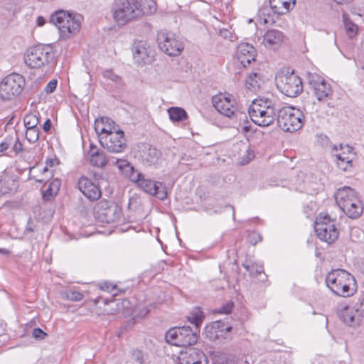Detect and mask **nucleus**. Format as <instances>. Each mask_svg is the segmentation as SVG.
Masks as SVG:
<instances>
[{"mask_svg": "<svg viewBox=\"0 0 364 364\" xmlns=\"http://www.w3.org/2000/svg\"><path fill=\"white\" fill-rule=\"evenodd\" d=\"M326 287L335 295L350 297L357 291V282L348 272L336 269L329 272L325 279Z\"/></svg>", "mask_w": 364, "mask_h": 364, "instance_id": "f257e3e1", "label": "nucleus"}, {"mask_svg": "<svg viewBox=\"0 0 364 364\" xmlns=\"http://www.w3.org/2000/svg\"><path fill=\"white\" fill-rule=\"evenodd\" d=\"M279 109L275 101L268 98L255 99L249 108L252 121L260 127L272 125L276 119V111Z\"/></svg>", "mask_w": 364, "mask_h": 364, "instance_id": "f03ea898", "label": "nucleus"}, {"mask_svg": "<svg viewBox=\"0 0 364 364\" xmlns=\"http://www.w3.org/2000/svg\"><path fill=\"white\" fill-rule=\"evenodd\" d=\"M335 199L339 208L350 218H358L363 212L361 201L356 192L350 187L344 186L339 188Z\"/></svg>", "mask_w": 364, "mask_h": 364, "instance_id": "7ed1b4c3", "label": "nucleus"}, {"mask_svg": "<svg viewBox=\"0 0 364 364\" xmlns=\"http://www.w3.org/2000/svg\"><path fill=\"white\" fill-rule=\"evenodd\" d=\"M50 21L58 28L60 37L65 39L75 35L81 26L79 16L63 10L53 13Z\"/></svg>", "mask_w": 364, "mask_h": 364, "instance_id": "20e7f679", "label": "nucleus"}, {"mask_svg": "<svg viewBox=\"0 0 364 364\" xmlns=\"http://www.w3.org/2000/svg\"><path fill=\"white\" fill-rule=\"evenodd\" d=\"M138 0H117L112 6V14L118 25H124L141 14Z\"/></svg>", "mask_w": 364, "mask_h": 364, "instance_id": "39448f33", "label": "nucleus"}, {"mask_svg": "<svg viewBox=\"0 0 364 364\" xmlns=\"http://www.w3.org/2000/svg\"><path fill=\"white\" fill-rule=\"evenodd\" d=\"M277 123L284 132H294L304 124V115L299 109L292 107H284L278 109Z\"/></svg>", "mask_w": 364, "mask_h": 364, "instance_id": "423d86ee", "label": "nucleus"}, {"mask_svg": "<svg viewBox=\"0 0 364 364\" xmlns=\"http://www.w3.org/2000/svg\"><path fill=\"white\" fill-rule=\"evenodd\" d=\"M52 57V53L48 47L37 45L26 50L24 62L31 68L41 69L49 64Z\"/></svg>", "mask_w": 364, "mask_h": 364, "instance_id": "0eeeda50", "label": "nucleus"}, {"mask_svg": "<svg viewBox=\"0 0 364 364\" xmlns=\"http://www.w3.org/2000/svg\"><path fill=\"white\" fill-rule=\"evenodd\" d=\"M25 85L23 76L18 73H11L6 76L0 83V98L11 100L17 97Z\"/></svg>", "mask_w": 364, "mask_h": 364, "instance_id": "6e6552de", "label": "nucleus"}, {"mask_svg": "<svg viewBox=\"0 0 364 364\" xmlns=\"http://www.w3.org/2000/svg\"><path fill=\"white\" fill-rule=\"evenodd\" d=\"M314 228L318 237L328 244L334 242L338 237L334 221L326 213L316 217Z\"/></svg>", "mask_w": 364, "mask_h": 364, "instance_id": "1a4fd4ad", "label": "nucleus"}, {"mask_svg": "<svg viewBox=\"0 0 364 364\" xmlns=\"http://www.w3.org/2000/svg\"><path fill=\"white\" fill-rule=\"evenodd\" d=\"M167 343L176 346H187L195 344L198 334L189 326L172 328L166 333Z\"/></svg>", "mask_w": 364, "mask_h": 364, "instance_id": "9d476101", "label": "nucleus"}, {"mask_svg": "<svg viewBox=\"0 0 364 364\" xmlns=\"http://www.w3.org/2000/svg\"><path fill=\"white\" fill-rule=\"evenodd\" d=\"M157 42L159 48L170 56H177L183 50L181 39L174 33L161 30L157 33Z\"/></svg>", "mask_w": 364, "mask_h": 364, "instance_id": "9b49d317", "label": "nucleus"}, {"mask_svg": "<svg viewBox=\"0 0 364 364\" xmlns=\"http://www.w3.org/2000/svg\"><path fill=\"white\" fill-rule=\"evenodd\" d=\"M276 85L281 92L290 97H296L303 90L301 80L294 72L277 75Z\"/></svg>", "mask_w": 364, "mask_h": 364, "instance_id": "f8f14e48", "label": "nucleus"}, {"mask_svg": "<svg viewBox=\"0 0 364 364\" xmlns=\"http://www.w3.org/2000/svg\"><path fill=\"white\" fill-rule=\"evenodd\" d=\"M212 102L220 114L230 119L237 117L238 105L236 99L232 94L220 93L213 97Z\"/></svg>", "mask_w": 364, "mask_h": 364, "instance_id": "ddd939ff", "label": "nucleus"}, {"mask_svg": "<svg viewBox=\"0 0 364 364\" xmlns=\"http://www.w3.org/2000/svg\"><path fill=\"white\" fill-rule=\"evenodd\" d=\"M131 181L135 183L144 192L160 200H163L167 197L166 188L162 183L147 178L141 173L137 172L136 174L131 176Z\"/></svg>", "mask_w": 364, "mask_h": 364, "instance_id": "4468645a", "label": "nucleus"}, {"mask_svg": "<svg viewBox=\"0 0 364 364\" xmlns=\"http://www.w3.org/2000/svg\"><path fill=\"white\" fill-rule=\"evenodd\" d=\"M96 220L102 223H112L118 220L121 216V210L112 202L102 200L94 208Z\"/></svg>", "mask_w": 364, "mask_h": 364, "instance_id": "2eb2a0df", "label": "nucleus"}, {"mask_svg": "<svg viewBox=\"0 0 364 364\" xmlns=\"http://www.w3.org/2000/svg\"><path fill=\"white\" fill-rule=\"evenodd\" d=\"M100 142L104 149L112 153H121L127 148L124 132L119 129L100 136Z\"/></svg>", "mask_w": 364, "mask_h": 364, "instance_id": "dca6fc26", "label": "nucleus"}, {"mask_svg": "<svg viewBox=\"0 0 364 364\" xmlns=\"http://www.w3.org/2000/svg\"><path fill=\"white\" fill-rule=\"evenodd\" d=\"M308 81L314 95L318 100H326L332 95L331 85L322 76L310 73L308 76Z\"/></svg>", "mask_w": 364, "mask_h": 364, "instance_id": "f3484780", "label": "nucleus"}, {"mask_svg": "<svg viewBox=\"0 0 364 364\" xmlns=\"http://www.w3.org/2000/svg\"><path fill=\"white\" fill-rule=\"evenodd\" d=\"M231 330L232 327L228 323L216 321L206 325L204 334L210 341L226 339L229 337Z\"/></svg>", "mask_w": 364, "mask_h": 364, "instance_id": "a211bd4d", "label": "nucleus"}, {"mask_svg": "<svg viewBox=\"0 0 364 364\" xmlns=\"http://www.w3.org/2000/svg\"><path fill=\"white\" fill-rule=\"evenodd\" d=\"M133 56L138 63L148 64L154 60V51L145 41L135 42L133 46Z\"/></svg>", "mask_w": 364, "mask_h": 364, "instance_id": "6ab92c4d", "label": "nucleus"}, {"mask_svg": "<svg viewBox=\"0 0 364 364\" xmlns=\"http://www.w3.org/2000/svg\"><path fill=\"white\" fill-rule=\"evenodd\" d=\"M180 364H208L206 355L200 350L189 348L180 352L178 356Z\"/></svg>", "mask_w": 364, "mask_h": 364, "instance_id": "aec40b11", "label": "nucleus"}, {"mask_svg": "<svg viewBox=\"0 0 364 364\" xmlns=\"http://www.w3.org/2000/svg\"><path fill=\"white\" fill-rule=\"evenodd\" d=\"M78 187L82 194L90 200H97L102 195L99 185L87 177L82 176L79 179Z\"/></svg>", "mask_w": 364, "mask_h": 364, "instance_id": "412c9836", "label": "nucleus"}, {"mask_svg": "<svg viewBox=\"0 0 364 364\" xmlns=\"http://www.w3.org/2000/svg\"><path fill=\"white\" fill-rule=\"evenodd\" d=\"M255 57L256 50L252 45L247 43H241L238 45L235 53V58L237 62L243 67H246L251 62L255 61Z\"/></svg>", "mask_w": 364, "mask_h": 364, "instance_id": "4be33fe9", "label": "nucleus"}, {"mask_svg": "<svg viewBox=\"0 0 364 364\" xmlns=\"http://www.w3.org/2000/svg\"><path fill=\"white\" fill-rule=\"evenodd\" d=\"M94 127L99 136V140L100 139V136L112 133L119 129L118 126L115 124V122L108 117L97 119L95 122Z\"/></svg>", "mask_w": 364, "mask_h": 364, "instance_id": "5701e85b", "label": "nucleus"}, {"mask_svg": "<svg viewBox=\"0 0 364 364\" xmlns=\"http://www.w3.org/2000/svg\"><path fill=\"white\" fill-rule=\"evenodd\" d=\"M341 319L350 326H355L359 325L360 322V316L358 313L356 308L346 306L339 312Z\"/></svg>", "mask_w": 364, "mask_h": 364, "instance_id": "b1692460", "label": "nucleus"}, {"mask_svg": "<svg viewBox=\"0 0 364 364\" xmlns=\"http://www.w3.org/2000/svg\"><path fill=\"white\" fill-rule=\"evenodd\" d=\"M269 3L274 14L284 15L294 7L296 0H269Z\"/></svg>", "mask_w": 364, "mask_h": 364, "instance_id": "393cba45", "label": "nucleus"}, {"mask_svg": "<svg viewBox=\"0 0 364 364\" xmlns=\"http://www.w3.org/2000/svg\"><path fill=\"white\" fill-rule=\"evenodd\" d=\"M331 154L336 159L342 160L346 163L352 162L353 148L348 144H341L338 146L336 145L331 146Z\"/></svg>", "mask_w": 364, "mask_h": 364, "instance_id": "a878e982", "label": "nucleus"}, {"mask_svg": "<svg viewBox=\"0 0 364 364\" xmlns=\"http://www.w3.org/2000/svg\"><path fill=\"white\" fill-rule=\"evenodd\" d=\"M283 32L277 29L268 30L263 36V44L265 47L272 48L279 46L284 40Z\"/></svg>", "mask_w": 364, "mask_h": 364, "instance_id": "bb28decb", "label": "nucleus"}, {"mask_svg": "<svg viewBox=\"0 0 364 364\" xmlns=\"http://www.w3.org/2000/svg\"><path fill=\"white\" fill-rule=\"evenodd\" d=\"M18 188V182L15 176L5 175L0 180V196L14 193Z\"/></svg>", "mask_w": 364, "mask_h": 364, "instance_id": "cd10ccee", "label": "nucleus"}, {"mask_svg": "<svg viewBox=\"0 0 364 364\" xmlns=\"http://www.w3.org/2000/svg\"><path fill=\"white\" fill-rule=\"evenodd\" d=\"M90 163L97 167H103L107 164V158L103 151L100 150L95 145L90 144L88 151Z\"/></svg>", "mask_w": 364, "mask_h": 364, "instance_id": "c85d7f7f", "label": "nucleus"}, {"mask_svg": "<svg viewBox=\"0 0 364 364\" xmlns=\"http://www.w3.org/2000/svg\"><path fill=\"white\" fill-rule=\"evenodd\" d=\"M264 80L260 73H251L245 79V88L250 92L256 93L259 90Z\"/></svg>", "mask_w": 364, "mask_h": 364, "instance_id": "c756f323", "label": "nucleus"}, {"mask_svg": "<svg viewBox=\"0 0 364 364\" xmlns=\"http://www.w3.org/2000/svg\"><path fill=\"white\" fill-rule=\"evenodd\" d=\"M160 156L161 153L156 148L146 146L141 154V160L144 164L151 166L157 164Z\"/></svg>", "mask_w": 364, "mask_h": 364, "instance_id": "7c9ffc66", "label": "nucleus"}, {"mask_svg": "<svg viewBox=\"0 0 364 364\" xmlns=\"http://www.w3.org/2000/svg\"><path fill=\"white\" fill-rule=\"evenodd\" d=\"M116 166L119 171L124 175L125 177L128 178L131 181V176H134L138 172L136 171L127 160L125 159H117L116 161Z\"/></svg>", "mask_w": 364, "mask_h": 364, "instance_id": "2f4dec72", "label": "nucleus"}, {"mask_svg": "<svg viewBox=\"0 0 364 364\" xmlns=\"http://www.w3.org/2000/svg\"><path fill=\"white\" fill-rule=\"evenodd\" d=\"M167 112L170 119L173 122H182L188 118L186 112L181 107H172Z\"/></svg>", "mask_w": 364, "mask_h": 364, "instance_id": "473e14b6", "label": "nucleus"}, {"mask_svg": "<svg viewBox=\"0 0 364 364\" xmlns=\"http://www.w3.org/2000/svg\"><path fill=\"white\" fill-rule=\"evenodd\" d=\"M61 183L58 179L53 180L50 184L48 188L43 193V198L46 200H52L54 196L58 193Z\"/></svg>", "mask_w": 364, "mask_h": 364, "instance_id": "72a5a7b5", "label": "nucleus"}, {"mask_svg": "<svg viewBox=\"0 0 364 364\" xmlns=\"http://www.w3.org/2000/svg\"><path fill=\"white\" fill-rule=\"evenodd\" d=\"M203 318L204 316L203 311L200 308L198 307L194 308L188 316V321L191 323L194 324L196 328L200 326L203 323Z\"/></svg>", "mask_w": 364, "mask_h": 364, "instance_id": "f704fd0d", "label": "nucleus"}, {"mask_svg": "<svg viewBox=\"0 0 364 364\" xmlns=\"http://www.w3.org/2000/svg\"><path fill=\"white\" fill-rule=\"evenodd\" d=\"M242 266L252 276H256L264 272L263 266L261 264L251 260H246Z\"/></svg>", "mask_w": 364, "mask_h": 364, "instance_id": "c9c22d12", "label": "nucleus"}, {"mask_svg": "<svg viewBox=\"0 0 364 364\" xmlns=\"http://www.w3.org/2000/svg\"><path fill=\"white\" fill-rule=\"evenodd\" d=\"M343 20L347 35L350 38L354 37L358 33V26L351 21L346 14H343Z\"/></svg>", "mask_w": 364, "mask_h": 364, "instance_id": "e433bc0d", "label": "nucleus"}, {"mask_svg": "<svg viewBox=\"0 0 364 364\" xmlns=\"http://www.w3.org/2000/svg\"><path fill=\"white\" fill-rule=\"evenodd\" d=\"M46 166L42 169L43 174H46L45 177H42L41 178H36V181L38 183H43L48 181L52 177V173L48 168V166L52 167L54 165V160L51 159H48L46 161Z\"/></svg>", "mask_w": 364, "mask_h": 364, "instance_id": "4c0bfd02", "label": "nucleus"}, {"mask_svg": "<svg viewBox=\"0 0 364 364\" xmlns=\"http://www.w3.org/2000/svg\"><path fill=\"white\" fill-rule=\"evenodd\" d=\"M26 138L31 144L35 143L39 138V130L38 127L26 128Z\"/></svg>", "mask_w": 364, "mask_h": 364, "instance_id": "58836bf2", "label": "nucleus"}, {"mask_svg": "<svg viewBox=\"0 0 364 364\" xmlns=\"http://www.w3.org/2000/svg\"><path fill=\"white\" fill-rule=\"evenodd\" d=\"M23 122L26 128L37 127L38 119L33 114H28L24 117Z\"/></svg>", "mask_w": 364, "mask_h": 364, "instance_id": "ea45409f", "label": "nucleus"}, {"mask_svg": "<svg viewBox=\"0 0 364 364\" xmlns=\"http://www.w3.org/2000/svg\"><path fill=\"white\" fill-rule=\"evenodd\" d=\"M63 296L68 300L78 301L82 299L83 295L79 291L68 290L63 293Z\"/></svg>", "mask_w": 364, "mask_h": 364, "instance_id": "a19ab883", "label": "nucleus"}, {"mask_svg": "<svg viewBox=\"0 0 364 364\" xmlns=\"http://www.w3.org/2000/svg\"><path fill=\"white\" fill-rule=\"evenodd\" d=\"M234 308V303L232 301H229L223 304L222 306L215 310L216 313L220 314H229L231 313Z\"/></svg>", "mask_w": 364, "mask_h": 364, "instance_id": "79ce46f5", "label": "nucleus"}, {"mask_svg": "<svg viewBox=\"0 0 364 364\" xmlns=\"http://www.w3.org/2000/svg\"><path fill=\"white\" fill-rule=\"evenodd\" d=\"M267 9H264L260 14L259 20L264 24H272L274 23V20L267 13Z\"/></svg>", "mask_w": 364, "mask_h": 364, "instance_id": "37998d69", "label": "nucleus"}, {"mask_svg": "<svg viewBox=\"0 0 364 364\" xmlns=\"http://www.w3.org/2000/svg\"><path fill=\"white\" fill-rule=\"evenodd\" d=\"M356 310L359 313L360 316L364 318V293L358 298Z\"/></svg>", "mask_w": 364, "mask_h": 364, "instance_id": "c03bdc74", "label": "nucleus"}, {"mask_svg": "<svg viewBox=\"0 0 364 364\" xmlns=\"http://www.w3.org/2000/svg\"><path fill=\"white\" fill-rule=\"evenodd\" d=\"M102 75L105 78L110 80L113 82H117L119 79V76L113 73L112 70H107L102 73Z\"/></svg>", "mask_w": 364, "mask_h": 364, "instance_id": "a18cd8bd", "label": "nucleus"}, {"mask_svg": "<svg viewBox=\"0 0 364 364\" xmlns=\"http://www.w3.org/2000/svg\"><path fill=\"white\" fill-rule=\"evenodd\" d=\"M32 335L36 339L38 340H43L47 336V334L40 328H34Z\"/></svg>", "mask_w": 364, "mask_h": 364, "instance_id": "49530a36", "label": "nucleus"}, {"mask_svg": "<svg viewBox=\"0 0 364 364\" xmlns=\"http://www.w3.org/2000/svg\"><path fill=\"white\" fill-rule=\"evenodd\" d=\"M58 81L55 79L50 80L45 87L46 93L50 94L54 92L57 87Z\"/></svg>", "mask_w": 364, "mask_h": 364, "instance_id": "de8ad7c7", "label": "nucleus"}, {"mask_svg": "<svg viewBox=\"0 0 364 364\" xmlns=\"http://www.w3.org/2000/svg\"><path fill=\"white\" fill-rule=\"evenodd\" d=\"M336 164L338 168L343 171H348L352 166V162L346 163L342 160L338 159H336Z\"/></svg>", "mask_w": 364, "mask_h": 364, "instance_id": "09e8293b", "label": "nucleus"}, {"mask_svg": "<svg viewBox=\"0 0 364 364\" xmlns=\"http://www.w3.org/2000/svg\"><path fill=\"white\" fill-rule=\"evenodd\" d=\"M13 150L16 154L19 153L20 151H21L23 150L22 144L21 143V141H19L18 139H16V140L15 141V142L13 145Z\"/></svg>", "mask_w": 364, "mask_h": 364, "instance_id": "8fccbe9b", "label": "nucleus"}, {"mask_svg": "<svg viewBox=\"0 0 364 364\" xmlns=\"http://www.w3.org/2000/svg\"><path fill=\"white\" fill-rule=\"evenodd\" d=\"M246 153H247L246 159L243 160L244 164L248 163L255 156L254 151L251 149H247Z\"/></svg>", "mask_w": 364, "mask_h": 364, "instance_id": "3c124183", "label": "nucleus"}, {"mask_svg": "<svg viewBox=\"0 0 364 364\" xmlns=\"http://www.w3.org/2000/svg\"><path fill=\"white\" fill-rule=\"evenodd\" d=\"M51 122L49 119H48L43 124V129L46 132H48L51 129Z\"/></svg>", "mask_w": 364, "mask_h": 364, "instance_id": "603ef678", "label": "nucleus"}, {"mask_svg": "<svg viewBox=\"0 0 364 364\" xmlns=\"http://www.w3.org/2000/svg\"><path fill=\"white\" fill-rule=\"evenodd\" d=\"M46 22V19L43 16H38L37 18H36V25L38 26H44Z\"/></svg>", "mask_w": 364, "mask_h": 364, "instance_id": "864d4df0", "label": "nucleus"}, {"mask_svg": "<svg viewBox=\"0 0 364 364\" xmlns=\"http://www.w3.org/2000/svg\"><path fill=\"white\" fill-rule=\"evenodd\" d=\"M149 13H153V12L156 11V3L152 0H149Z\"/></svg>", "mask_w": 364, "mask_h": 364, "instance_id": "5fc2aeb1", "label": "nucleus"}, {"mask_svg": "<svg viewBox=\"0 0 364 364\" xmlns=\"http://www.w3.org/2000/svg\"><path fill=\"white\" fill-rule=\"evenodd\" d=\"M9 148V144L6 142H2L0 144V152H3L7 150Z\"/></svg>", "mask_w": 364, "mask_h": 364, "instance_id": "6e6d98bb", "label": "nucleus"}, {"mask_svg": "<svg viewBox=\"0 0 364 364\" xmlns=\"http://www.w3.org/2000/svg\"><path fill=\"white\" fill-rule=\"evenodd\" d=\"M128 303L127 301H122L121 302H112L111 304H116V306H117V310L119 311H120V308H119V306H125V304Z\"/></svg>", "mask_w": 364, "mask_h": 364, "instance_id": "4d7b16f0", "label": "nucleus"}, {"mask_svg": "<svg viewBox=\"0 0 364 364\" xmlns=\"http://www.w3.org/2000/svg\"><path fill=\"white\" fill-rule=\"evenodd\" d=\"M134 355H136V359H138L139 360V363H142V359L141 358V357L142 355L141 351L136 350V351H135Z\"/></svg>", "mask_w": 364, "mask_h": 364, "instance_id": "13d9d810", "label": "nucleus"}, {"mask_svg": "<svg viewBox=\"0 0 364 364\" xmlns=\"http://www.w3.org/2000/svg\"><path fill=\"white\" fill-rule=\"evenodd\" d=\"M252 237H257L258 238V241H260L261 240V237L259 235L255 233V232H253L252 234H251L250 235V238ZM251 242H252L254 245H255L257 242V240H255V242H252V240H250Z\"/></svg>", "mask_w": 364, "mask_h": 364, "instance_id": "bf43d9fd", "label": "nucleus"}, {"mask_svg": "<svg viewBox=\"0 0 364 364\" xmlns=\"http://www.w3.org/2000/svg\"><path fill=\"white\" fill-rule=\"evenodd\" d=\"M213 364H228L227 361H224L223 359L218 358L214 360Z\"/></svg>", "mask_w": 364, "mask_h": 364, "instance_id": "052dcab7", "label": "nucleus"}, {"mask_svg": "<svg viewBox=\"0 0 364 364\" xmlns=\"http://www.w3.org/2000/svg\"><path fill=\"white\" fill-rule=\"evenodd\" d=\"M148 311H148L146 309H143V310L139 313V315H140L141 316H146V315L148 314Z\"/></svg>", "mask_w": 364, "mask_h": 364, "instance_id": "680f3d73", "label": "nucleus"}, {"mask_svg": "<svg viewBox=\"0 0 364 364\" xmlns=\"http://www.w3.org/2000/svg\"><path fill=\"white\" fill-rule=\"evenodd\" d=\"M101 288H102V289H105V290H107V291L109 290V287L108 286L107 284H105V286L102 287Z\"/></svg>", "mask_w": 364, "mask_h": 364, "instance_id": "e2e57ef3", "label": "nucleus"}, {"mask_svg": "<svg viewBox=\"0 0 364 364\" xmlns=\"http://www.w3.org/2000/svg\"><path fill=\"white\" fill-rule=\"evenodd\" d=\"M0 252H1L3 254H7V253H9V251L5 249H0Z\"/></svg>", "mask_w": 364, "mask_h": 364, "instance_id": "0e129e2a", "label": "nucleus"}]
</instances>
